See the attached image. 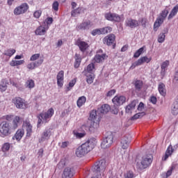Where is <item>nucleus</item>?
Here are the masks:
<instances>
[{
    "label": "nucleus",
    "mask_w": 178,
    "mask_h": 178,
    "mask_svg": "<svg viewBox=\"0 0 178 178\" xmlns=\"http://www.w3.org/2000/svg\"><path fill=\"white\" fill-rule=\"evenodd\" d=\"M97 143L95 139L90 138L79 146L76 151V155L78 158H81L84 155H87L90 151H92L94 147H95Z\"/></svg>",
    "instance_id": "obj_1"
},
{
    "label": "nucleus",
    "mask_w": 178,
    "mask_h": 178,
    "mask_svg": "<svg viewBox=\"0 0 178 178\" xmlns=\"http://www.w3.org/2000/svg\"><path fill=\"white\" fill-rule=\"evenodd\" d=\"M106 169V161L100 160L97 161L92 167V172H93V177L92 178H99Z\"/></svg>",
    "instance_id": "obj_2"
},
{
    "label": "nucleus",
    "mask_w": 178,
    "mask_h": 178,
    "mask_svg": "<svg viewBox=\"0 0 178 178\" xmlns=\"http://www.w3.org/2000/svg\"><path fill=\"white\" fill-rule=\"evenodd\" d=\"M54 113H55V111L54 108H51L48 110V111H43L38 116V127L41 126V123H48L52 116H54Z\"/></svg>",
    "instance_id": "obj_3"
},
{
    "label": "nucleus",
    "mask_w": 178,
    "mask_h": 178,
    "mask_svg": "<svg viewBox=\"0 0 178 178\" xmlns=\"http://www.w3.org/2000/svg\"><path fill=\"white\" fill-rule=\"evenodd\" d=\"M154 160V157L152 154L145 155L142 157V160L140 163H136V168L138 170H144V169H147V168H149L151 166V163H152V161Z\"/></svg>",
    "instance_id": "obj_4"
},
{
    "label": "nucleus",
    "mask_w": 178,
    "mask_h": 178,
    "mask_svg": "<svg viewBox=\"0 0 178 178\" xmlns=\"http://www.w3.org/2000/svg\"><path fill=\"white\" fill-rule=\"evenodd\" d=\"M168 15H169V10L168 9L165 8V10H162L154 24V29H159L161 25L166 19V17H168Z\"/></svg>",
    "instance_id": "obj_5"
},
{
    "label": "nucleus",
    "mask_w": 178,
    "mask_h": 178,
    "mask_svg": "<svg viewBox=\"0 0 178 178\" xmlns=\"http://www.w3.org/2000/svg\"><path fill=\"white\" fill-rule=\"evenodd\" d=\"M0 134L1 137H7L10 134V125L9 122L4 121L0 124Z\"/></svg>",
    "instance_id": "obj_6"
},
{
    "label": "nucleus",
    "mask_w": 178,
    "mask_h": 178,
    "mask_svg": "<svg viewBox=\"0 0 178 178\" xmlns=\"http://www.w3.org/2000/svg\"><path fill=\"white\" fill-rule=\"evenodd\" d=\"M105 19L110 22H122L124 20L123 15H119L116 13H108L104 15Z\"/></svg>",
    "instance_id": "obj_7"
},
{
    "label": "nucleus",
    "mask_w": 178,
    "mask_h": 178,
    "mask_svg": "<svg viewBox=\"0 0 178 178\" xmlns=\"http://www.w3.org/2000/svg\"><path fill=\"white\" fill-rule=\"evenodd\" d=\"M152 58L151 57L148 58L146 56L140 58L137 61L132 63L131 66L130 67L131 70L136 69L137 66H141L143 63H149Z\"/></svg>",
    "instance_id": "obj_8"
},
{
    "label": "nucleus",
    "mask_w": 178,
    "mask_h": 178,
    "mask_svg": "<svg viewBox=\"0 0 178 178\" xmlns=\"http://www.w3.org/2000/svg\"><path fill=\"white\" fill-rule=\"evenodd\" d=\"M112 144H113V135L111 134L103 140L101 147L103 149H106V148H109Z\"/></svg>",
    "instance_id": "obj_9"
},
{
    "label": "nucleus",
    "mask_w": 178,
    "mask_h": 178,
    "mask_svg": "<svg viewBox=\"0 0 178 178\" xmlns=\"http://www.w3.org/2000/svg\"><path fill=\"white\" fill-rule=\"evenodd\" d=\"M52 136V129L50 128L45 129L41 134V137L39 139V143H44V141H48Z\"/></svg>",
    "instance_id": "obj_10"
},
{
    "label": "nucleus",
    "mask_w": 178,
    "mask_h": 178,
    "mask_svg": "<svg viewBox=\"0 0 178 178\" xmlns=\"http://www.w3.org/2000/svg\"><path fill=\"white\" fill-rule=\"evenodd\" d=\"M27 10H29V4L24 3L14 9V15H16L17 16L23 15V13H26Z\"/></svg>",
    "instance_id": "obj_11"
},
{
    "label": "nucleus",
    "mask_w": 178,
    "mask_h": 178,
    "mask_svg": "<svg viewBox=\"0 0 178 178\" xmlns=\"http://www.w3.org/2000/svg\"><path fill=\"white\" fill-rule=\"evenodd\" d=\"M113 104L115 106H120L126 102V97L122 95H117L112 99Z\"/></svg>",
    "instance_id": "obj_12"
},
{
    "label": "nucleus",
    "mask_w": 178,
    "mask_h": 178,
    "mask_svg": "<svg viewBox=\"0 0 178 178\" xmlns=\"http://www.w3.org/2000/svg\"><path fill=\"white\" fill-rule=\"evenodd\" d=\"M74 168L73 167H66L63 170V178H72L74 176Z\"/></svg>",
    "instance_id": "obj_13"
},
{
    "label": "nucleus",
    "mask_w": 178,
    "mask_h": 178,
    "mask_svg": "<svg viewBox=\"0 0 178 178\" xmlns=\"http://www.w3.org/2000/svg\"><path fill=\"white\" fill-rule=\"evenodd\" d=\"M90 27H91V22H90V21H88L77 24L76 29L77 30V31H84L90 30Z\"/></svg>",
    "instance_id": "obj_14"
},
{
    "label": "nucleus",
    "mask_w": 178,
    "mask_h": 178,
    "mask_svg": "<svg viewBox=\"0 0 178 178\" xmlns=\"http://www.w3.org/2000/svg\"><path fill=\"white\" fill-rule=\"evenodd\" d=\"M44 62V58H40L37 61H33L30 63H29L26 65L27 69H29V70H34L35 67H38L39 66H41Z\"/></svg>",
    "instance_id": "obj_15"
},
{
    "label": "nucleus",
    "mask_w": 178,
    "mask_h": 178,
    "mask_svg": "<svg viewBox=\"0 0 178 178\" xmlns=\"http://www.w3.org/2000/svg\"><path fill=\"white\" fill-rule=\"evenodd\" d=\"M125 26H127V27H130L131 29H136V27L140 26V23L136 19L129 18L125 21Z\"/></svg>",
    "instance_id": "obj_16"
},
{
    "label": "nucleus",
    "mask_w": 178,
    "mask_h": 178,
    "mask_svg": "<svg viewBox=\"0 0 178 178\" xmlns=\"http://www.w3.org/2000/svg\"><path fill=\"white\" fill-rule=\"evenodd\" d=\"M48 29H49V27L46 25H41L36 29L35 34L36 35H45V33L48 31Z\"/></svg>",
    "instance_id": "obj_17"
},
{
    "label": "nucleus",
    "mask_w": 178,
    "mask_h": 178,
    "mask_svg": "<svg viewBox=\"0 0 178 178\" xmlns=\"http://www.w3.org/2000/svg\"><path fill=\"white\" fill-rule=\"evenodd\" d=\"M111 111V106L108 104H103L97 108V113H99L100 116L108 113Z\"/></svg>",
    "instance_id": "obj_18"
},
{
    "label": "nucleus",
    "mask_w": 178,
    "mask_h": 178,
    "mask_svg": "<svg viewBox=\"0 0 178 178\" xmlns=\"http://www.w3.org/2000/svg\"><path fill=\"white\" fill-rule=\"evenodd\" d=\"M132 84L135 88V90L138 92L143 90V87L144 86V83L140 79H134Z\"/></svg>",
    "instance_id": "obj_19"
},
{
    "label": "nucleus",
    "mask_w": 178,
    "mask_h": 178,
    "mask_svg": "<svg viewBox=\"0 0 178 178\" xmlns=\"http://www.w3.org/2000/svg\"><path fill=\"white\" fill-rule=\"evenodd\" d=\"M129 145H130V138H129V136H123L121 138L120 147L122 149H127L129 148Z\"/></svg>",
    "instance_id": "obj_20"
},
{
    "label": "nucleus",
    "mask_w": 178,
    "mask_h": 178,
    "mask_svg": "<svg viewBox=\"0 0 178 178\" xmlns=\"http://www.w3.org/2000/svg\"><path fill=\"white\" fill-rule=\"evenodd\" d=\"M89 120H90L91 122L101 120V115L99 114V113H98V110H92L90 112Z\"/></svg>",
    "instance_id": "obj_21"
},
{
    "label": "nucleus",
    "mask_w": 178,
    "mask_h": 178,
    "mask_svg": "<svg viewBox=\"0 0 178 178\" xmlns=\"http://www.w3.org/2000/svg\"><path fill=\"white\" fill-rule=\"evenodd\" d=\"M13 102L18 109H23L24 107V100L21 97H15L13 99Z\"/></svg>",
    "instance_id": "obj_22"
},
{
    "label": "nucleus",
    "mask_w": 178,
    "mask_h": 178,
    "mask_svg": "<svg viewBox=\"0 0 178 178\" xmlns=\"http://www.w3.org/2000/svg\"><path fill=\"white\" fill-rule=\"evenodd\" d=\"M99 121L97 120V121H91L90 126L89 127V130L91 133H97L98 131V129H99Z\"/></svg>",
    "instance_id": "obj_23"
},
{
    "label": "nucleus",
    "mask_w": 178,
    "mask_h": 178,
    "mask_svg": "<svg viewBox=\"0 0 178 178\" xmlns=\"http://www.w3.org/2000/svg\"><path fill=\"white\" fill-rule=\"evenodd\" d=\"M76 45L77 47H79L81 52H86V51H87V49H88V47H90L88 45V43L81 40H77Z\"/></svg>",
    "instance_id": "obj_24"
},
{
    "label": "nucleus",
    "mask_w": 178,
    "mask_h": 178,
    "mask_svg": "<svg viewBox=\"0 0 178 178\" xmlns=\"http://www.w3.org/2000/svg\"><path fill=\"white\" fill-rule=\"evenodd\" d=\"M115 40H116V36L113 34H111L104 38V44H106V45L110 46L113 44Z\"/></svg>",
    "instance_id": "obj_25"
},
{
    "label": "nucleus",
    "mask_w": 178,
    "mask_h": 178,
    "mask_svg": "<svg viewBox=\"0 0 178 178\" xmlns=\"http://www.w3.org/2000/svg\"><path fill=\"white\" fill-rule=\"evenodd\" d=\"M65 77V72L61 70L57 74V84L58 87H63V80Z\"/></svg>",
    "instance_id": "obj_26"
},
{
    "label": "nucleus",
    "mask_w": 178,
    "mask_h": 178,
    "mask_svg": "<svg viewBox=\"0 0 178 178\" xmlns=\"http://www.w3.org/2000/svg\"><path fill=\"white\" fill-rule=\"evenodd\" d=\"M24 127L26 129L27 137H30L33 133V126L30 122H26L24 123Z\"/></svg>",
    "instance_id": "obj_27"
},
{
    "label": "nucleus",
    "mask_w": 178,
    "mask_h": 178,
    "mask_svg": "<svg viewBox=\"0 0 178 178\" xmlns=\"http://www.w3.org/2000/svg\"><path fill=\"white\" fill-rule=\"evenodd\" d=\"M168 31H169V29H168V28H166L163 31L162 33H161L159 35L158 42H159L160 44L165 42V38H166V35L165 34H168Z\"/></svg>",
    "instance_id": "obj_28"
},
{
    "label": "nucleus",
    "mask_w": 178,
    "mask_h": 178,
    "mask_svg": "<svg viewBox=\"0 0 178 178\" xmlns=\"http://www.w3.org/2000/svg\"><path fill=\"white\" fill-rule=\"evenodd\" d=\"M136 105H137V101L134 100L131 104H129L128 106H127L125 108V112L127 113H131L133 111H134L136 108Z\"/></svg>",
    "instance_id": "obj_29"
},
{
    "label": "nucleus",
    "mask_w": 178,
    "mask_h": 178,
    "mask_svg": "<svg viewBox=\"0 0 178 178\" xmlns=\"http://www.w3.org/2000/svg\"><path fill=\"white\" fill-rule=\"evenodd\" d=\"M174 151L175 149H173V147L172 146V145H170L165 151V154L163 158V161H166V159H168V158H169V156H170L173 154Z\"/></svg>",
    "instance_id": "obj_30"
},
{
    "label": "nucleus",
    "mask_w": 178,
    "mask_h": 178,
    "mask_svg": "<svg viewBox=\"0 0 178 178\" xmlns=\"http://www.w3.org/2000/svg\"><path fill=\"white\" fill-rule=\"evenodd\" d=\"M106 58H108V56H106V54H103L102 55L97 54L94 57V60L96 63H101V62H104V60H105Z\"/></svg>",
    "instance_id": "obj_31"
},
{
    "label": "nucleus",
    "mask_w": 178,
    "mask_h": 178,
    "mask_svg": "<svg viewBox=\"0 0 178 178\" xmlns=\"http://www.w3.org/2000/svg\"><path fill=\"white\" fill-rule=\"evenodd\" d=\"M158 90L159 94H161L162 97H165V95H166V86H165V83H159L158 86Z\"/></svg>",
    "instance_id": "obj_32"
},
{
    "label": "nucleus",
    "mask_w": 178,
    "mask_h": 178,
    "mask_svg": "<svg viewBox=\"0 0 178 178\" xmlns=\"http://www.w3.org/2000/svg\"><path fill=\"white\" fill-rule=\"evenodd\" d=\"M26 88H29V90H33L35 87V83L33 79H28L25 83Z\"/></svg>",
    "instance_id": "obj_33"
},
{
    "label": "nucleus",
    "mask_w": 178,
    "mask_h": 178,
    "mask_svg": "<svg viewBox=\"0 0 178 178\" xmlns=\"http://www.w3.org/2000/svg\"><path fill=\"white\" fill-rule=\"evenodd\" d=\"M178 12V4H177L171 10L170 13L168 15V20H170V19H173L176 15H177Z\"/></svg>",
    "instance_id": "obj_34"
},
{
    "label": "nucleus",
    "mask_w": 178,
    "mask_h": 178,
    "mask_svg": "<svg viewBox=\"0 0 178 178\" xmlns=\"http://www.w3.org/2000/svg\"><path fill=\"white\" fill-rule=\"evenodd\" d=\"M24 64V60H12L10 62V66L15 67V66H20V65Z\"/></svg>",
    "instance_id": "obj_35"
},
{
    "label": "nucleus",
    "mask_w": 178,
    "mask_h": 178,
    "mask_svg": "<svg viewBox=\"0 0 178 178\" xmlns=\"http://www.w3.org/2000/svg\"><path fill=\"white\" fill-rule=\"evenodd\" d=\"M86 101H87V98L86 97V96L79 97L76 102V105L78 108H81V106L86 104Z\"/></svg>",
    "instance_id": "obj_36"
},
{
    "label": "nucleus",
    "mask_w": 178,
    "mask_h": 178,
    "mask_svg": "<svg viewBox=\"0 0 178 178\" xmlns=\"http://www.w3.org/2000/svg\"><path fill=\"white\" fill-rule=\"evenodd\" d=\"M23 136H24V132L23 131H22L21 129H19L15 136L13 138L14 140L15 138V140H17V141H20V140H22V137H23Z\"/></svg>",
    "instance_id": "obj_37"
},
{
    "label": "nucleus",
    "mask_w": 178,
    "mask_h": 178,
    "mask_svg": "<svg viewBox=\"0 0 178 178\" xmlns=\"http://www.w3.org/2000/svg\"><path fill=\"white\" fill-rule=\"evenodd\" d=\"M21 118L19 116H15L13 120V129H17L19 124H20Z\"/></svg>",
    "instance_id": "obj_38"
},
{
    "label": "nucleus",
    "mask_w": 178,
    "mask_h": 178,
    "mask_svg": "<svg viewBox=\"0 0 178 178\" xmlns=\"http://www.w3.org/2000/svg\"><path fill=\"white\" fill-rule=\"evenodd\" d=\"M15 54H16V50H15V49H8L4 51L3 55H5L6 56H9V58H10L11 56H13Z\"/></svg>",
    "instance_id": "obj_39"
},
{
    "label": "nucleus",
    "mask_w": 178,
    "mask_h": 178,
    "mask_svg": "<svg viewBox=\"0 0 178 178\" xmlns=\"http://www.w3.org/2000/svg\"><path fill=\"white\" fill-rule=\"evenodd\" d=\"M81 63V57H80V54H75V63H74V67L77 69L80 64Z\"/></svg>",
    "instance_id": "obj_40"
},
{
    "label": "nucleus",
    "mask_w": 178,
    "mask_h": 178,
    "mask_svg": "<svg viewBox=\"0 0 178 178\" xmlns=\"http://www.w3.org/2000/svg\"><path fill=\"white\" fill-rule=\"evenodd\" d=\"M81 12H83V8L79 7L74 10L72 11V17H77V16H79V15H80V13H81Z\"/></svg>",
    "instance_id": "obj_41"
},
{
    "label": "nucleus",
    "mask_w": 178,
    "mask_h": 178,
    "mask_svg": "<svg viewBox=\"0 0 178 178\" xmlns=\"http://www.w3.org/2000/svg\"><path fill=\"white\" fill-rule=\"evenodd\" d=\"M171 112L172 115H178V102H174L172 106Z\"/></svg>",
    "instance_id": "obj_42"
},
{
    "label": "nucleus",
    "mask_w": 178,
    "mask_h": 178,
    "mask_svg": "<svg viewBox=\"0 0 178 178\" xmlns=\"http://www.w3.org/2000/svg\"><path fill=\"white\" fill-rule=\"evenodd\" d=\"M77 81V79L76 78H74V79H72L68 84V86L66 88V91H70L72 90V88H73V87H74Z\"/></svg>",
    "instance_id": "obj_43"
},
{
    "label": "nucleus",
    "mask_w": 178,
    "mask_h": 178,
    "mask_svg": "<svg viewBox=\"0 0 178 178\" xmlns=\"http://www.w3.org/2000/svg\"><path fill=\"white\" fill-rule=\"evenodd\" d=\"M169 66V62L168 60L164 61L162 64H161V75L163 76L165 74V70L166 69V67H168Z\"/></svg>",
    "instance_id": "obj_44"
},
{
    "label": "nucleus",
    "mask_w": 178,
    "mask_h": 178,
    "mask_svg": "<svg viewBox=\"0 0 178 178\" xmlns=\"http://www.w3.org/2000/svg\"><path fill=\"white\" fill-rule=\"evenodd\" d=\"M10 149V143H6L2 145L1 150L2 152H8Z\"/></svg>",
    "instance_id": "obj_45"
},
{
    "label": "nucleus",
    "mask_w": 178,
    "mask_h": 178,
    "mask_svg": "<svg viewBox=\"0 0 178 178\" xmlns=\"http://www.w3.org/2000/svg\"><path fill=\"white\" fill-rule=\"evenodd\" d=\"M145 112L138 113L131 118V120H136V119H141V118H143V116H145Z\"/></svg>",
    "instance_id": "obj_46"
},
{
    "label": "nucleus",
    "mask_w": 178,
    "mask_h": 178,
    "mask_svg": "<svg viewBox=\"0 0 178 178\" xmlns=\"http://www.w3.org/2000/svg\"><path fill=\"white\" fill-rule=\"evenodd\" d=\"M144 54V47L140 48L139 49H138L134 55V58H139L140 55Z\"/></svg>",
    "instance_id": "obj_47"
},
{
    "label": "nucleus",
    "mask_w": 178,
    "mask_h": 178,
    "mask_svg": "<svg viewBox=\"0 0 178 178\" xmlns=\"http://www.w3.org/2000/svg\"><path fill=\"white\" fill-rule=\"evenodd\" d=\"M100 31L102 34H108V33H111V31H112V28L111 26L104 27L103 29H100Z\"/></svg>",
    "instance_id": "obj_48"
},
{
    "label": "nucleus",
    "mask_w": 178,
    "mask_h": 178,
    "mask_svg": "<svg viewBox=\"0 0 178 178\" xmlns=\"http://www.w3.org/2000/svg\"><path fill=\"white\" fill-rule=\"evenodd\" d=\"M66 165V159H62L58 163L57 168L58 169H63Z\"/></svg>",
    "instance_id": "obj_49"
},
{
    "label": "nucleus",
    "mask_w": 178,
    "mask_h": 178,
    "mask_svg": "<svg viewBox=\"0 0 178 178\" xmlns=\"http://www.w3.org/2000/svg\"><path fill=\"white\" fill-rule=\"evenodd\" d=\"M94 69H95V65H94V63H90L88 65L86 68V72H88V73H91V74H92Z\"/></svg>",
    "instance_id": "obj_50"
},
{
    "label": "nucleus",
    "mask_w": 178,
    "mask_h": 178,
    "mask_svg": "<svg viewBox=\"0 0 178 178\" xmlns=\"http://www.w3.org/2000/svg\"><path fill=\"white\" fill-rule=\"evenodd\" d=\"M87 77L86 81L88 84H92L94 83V74L87 75Z\"/></svg>",
    "instance_id": "obj_51"
},
{
    "label": "nucleus",
    "mask_w": 178,
    "mask_h": 178,
    "mask_svg": "<svg viewBox=\"0 0 178 178\" xmlns=\"http://www.w3.org/2000/svg\"><path fill=\"white\" fill-rule=\"evenodd\" d=\"M40 54H35L32 55L30 58L31 62H37L38 59H40Z\"/></svg>",
    "instance_id": "obj_52"
},
{
    "label": "nucleus",
    "mask_w": 178,
    "mask_h": 178,
    "mask_svg": "<svg viewBox=\"0 0 178 178\" xmlns=\"http://www.w3.org/2000/svg\"><path fill=\"white\" fill-rule=\"evenodd\" d=\"M41 15H42V11H41V10H36L33 13V16L35 19H40V17H41Z\"/></svg>",
    "instance_id": "obj_53"
},
{
    "label": "nucleus",
    "mask_w": 178,
    "mask_h": 178,
    "mask_svg": "<svg viewBox=\"0 0 178 178\" xmlns=\"http://www.w3.org/2000/svg\"><path fill=\"white\" fill-rule=\"evenodd\" d=\"M6 88H8V86H6V81H3L2 83L0 85V90L1 91H6Z\"/></svg>",
    "instance_id": "obj_54"
},
{
    "label": "nucleus",
    "mask_w": 178,
    "mask_h": 178,
    "mask_svg": "<svg viewBox=\"0 0 178 178\" xmlns=\"http://www.w3.org/2000/svg\"><path fill=\"white\" fill-rule=\"evenodd\" d=\"M52 8L54 10L58 11L59 9V3L58 1H54L52 4Z\"/></svg>",
    "instance_id": "obj_55"
},
{
    "label": "nucleus",
    "mask_w": 178,
    "mask_h": 178,
    "mask_svg": "<svg viewBox=\"0 0 178 178\" xmlns=\"http://www.w3.org/2000/svg\"><path fill=\"white\" fill-rule=\"evenodd\" d=\"M53 22H54V19L52 17H47L46 19V23L47 25L46 27H49L48 26H51V24H52Z\"/></svg>",
    "instance_id": "obj_56"
},
{
    "label": "nucleus",
    "mask_w": 178,
    "mask_h": 178,
    "mask_svg": "<svg viewBox=\"0 0 178 178\" xmlns=\"http://www.w3.org/2000/svg\"><path fill=\"white\" fill-rule=\"evenodd\" d=\"M172 83L175 84V86H177L178 84V72H177L175 74L174 79L172 80Z\"/></svg>",
    "instance_id": "obj_57"
},
{
    "label": "nucleus",
    "mask_w": 178,
    "mask_h": 178,
    "mask_svg": "<svg viewBox=\"0 0 178 178\" xmlns=\"http://www.w3.org/2000/svg\"><path fill=\"white\" fill-rule=\"evenodd\" d=\"M92 35H99L102 34L101 33V29H94L93 31H92L91 32Z\"/></svg>",
    "instance_id": "obj_58"
},
{
    "label": "nucleus",
    "mask_w": 178,
    "mask_h": 178,
    "mask_svg": "<svg viewBox=\"0 0 178 178\" xmlns=\"http://www.w3.org/2000/svg\"><path fill=\"white\" fill-rule=\"evenodd\" d=\"M115 92H116V90L112 89V90H111L110 91H108L107 92L106 96L107 97H112V95H115Z\"/></svg>",
    "instance_id": "obj_59"
},
{
    "label": "nucleus",
    "mask_w": 178,
    "mask_h": 178,
    "mask_svg": "<svg viewBox=\"0 0 178 178\" xmlns=\"http://www.w3.org/2000/svg\"><path fill=\"white\" fill-rule=\"evenodd\" d=\"M125 177L126 178H133V177H134V174L133 173V172L129 171L128 172H127Z\"/></svg>",
    "instance_id": "obj_60"
},
{
    "label": "nucleus",
    "mask_w": 178,
    "mask_h": 178,
    "mask_svg": "<svg viewBox=\"0 0 178 178\" xmlns=\"http://www.w3.org/2000/svg\"><path fill=\"white\" fill-rule=\"evenodd\" d=\"M75 136L77 138H83L86 136V133H76Z\"/></svg>",
    "instance_id": "obj_61"
},
{
    "label": "nucleus",
    "mask_w": 178,
    "mask_h": 178,
    "mask_svg": "<svg viewBox=\"0 0 178 178\" xmlns=\"http://www.w3.org/2000/svg\"><path fill=\"white\" fill-rule=\"evenodd\" d=\"M149 101H150V102H152V104L155 105V104H156V101H157L156 97H155V96L151 97Z\"/></svg>",
    "instance_id": "obj_62"
},
{
    "label": "nucleus",
    "mask_w": 178,
    "mask_h": 178,
    "mask_svg": "<svg viewBox=\"0 0 178 178\" xmlns=\"http://www.w3.org/2000/svg\"><path fill=\"white\" fill-rule=\"evenodd\" d=\"M143 108H144V103L140 102L138 106V111H143Z\"/></svg>",
    "instance_id": "obj_63"
},
{
    "label": "nucleus",
    "mask_w": 178,
    "mask_h": 178,
    "mask_svg": "<svg viewBox=\"0 0 178 178\" xmlns=\"http://www.w3.org/2000/svg\"><path fill=\"white\" fill-rule=\"evenodd\" d=\"M69 145V142H63L60 147L61 148H66Z\"/></svg>",
    "instance_id": "obj_64"
}]
</instances>
